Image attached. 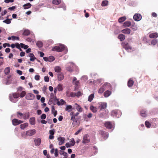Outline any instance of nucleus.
<instances>
[{"label": "nucleus", "instance_id": "nucleus-1", "mask_svg": "<svg viewBox=\"0 0 158 158\" xmlns=\"http://www.w3.org/2000/svg\"><path fill=\"white\" fill-rule=\"evenodd\" d=\"M112 89L111 85L108 83H105L101 84V87L99 89V93L103 92L106 89L111 90Z\"/></svg>", "mask_w": 158, "mask_h": 158}, {"label": "nucleus", "instance_id": "nucleus-2", "mask_svg": "<svg viewBox=\"0 0 158 158\" xmlns=\"http://www.w3.org/2000/svg\"><path fill=\"white\" fill-rule=\"evenodd\" d=\"M19 97V93H13L10 94L9 95V98L10 100L12 102H15L16 101H15L14 98H17Z\"/></svg>", "mask_w": 158, "mask_h": 158}, {"label": "nucleus", "instance_id": "nucleus-3", "mask_svg": "<svg viewBox=\"0 0 158 158\" xmlns=\"http://www.w3.org/2000/svg\"><path fill=\"white\" fill-rule=\"evenodd\" d=\"M65 48L64 45H60L59 46H55L52 48V50L53 51H56L58 52L63 51Z\"/></svg>", "mask_w": 158, "mask_h": 158}, {"label": "nucleus", "instance_id": "nucleus-4", "mask_svg": "<svg viewBox=\"0 0 158 158\" xmlns=\"http://www.w3.org/2000/svg\"><path fill=\"white\" fill-rule=\"evenodd\" d=\"M105 127L109 129H112V131L114 130L115 127V124L114 123L107 121L104 123Z\"/></svg>", "mask_w": 158, "mask_h": 158}, {"label": "nucleus", "instance_id": "nucleus-5", "mask_svg": "<svg viewBox=\"0 0 158 158\" xmlns=\"http://www.w3.org/2000/svg\"><path fill=\"white\" fill-rule=\"evenodd\" d=\"M121 115V112L119 110H114L111 113V115L114 117L119 118Z\"/></svg>", "mask_w": 158, "mask_h": 158}, {"label": "nucleus", "instance_id": "nucleus-6", "mask_svg": "<svg viewBox=\"0 0 158 158\" xmlns=\"http://www.w3.org/2000/svg\"><path fill=\"white\" fill-rule=\"evenodd\" d=\"M99 134L101 136V139L102 140H106L108 137V133L104 131H99Z\"/></svg>", "mask_w": 158, "mask_h": 158}, {"label": "nucleus", "instance_id": "nucleus-7", "mask_svg": "<svg viewBox=\"0 0 158 158\" xmlns=\"http://www.w3.org/2000/svg\"><path fill=\"white\" fill-rule=\"evenodd\" d=\"M122 46L128 52H130L131 50V47L128 43L124 42L122 44Z\"/></svg>", "mask_w": 158, "mask_h": 158}, {"label": "nucleus", "instance_id": "nucleus-8", "mask_svg": "<svg viewBox=\"0 0 158 158\" xmlns=\"http://www.w3.org/2000/svg\"><path fill=\"white\" fill-rule=\"evenodd\" d=\"M90 141L89 136L87 134L85 135L83 137V139L82 143H89Z\"/></svg>", "mask_w": 158, "mask_h": 158}, {"label": "nucleus", "instance_id": "nucleus-9", "mask_svg": "<svg viewBox=\"0 0 158 158\" xmlns=\"http://www.w3.org/2000/svg\"><path fill=\"white\" fill-rule=\"evenodd\" d=\"M36 133V131L35 129H33L26 131V135L28 136H31L34 135Z\"/></svg>", "mask_w": 158, "mask_h": 158}, {"label": "nucleus", "instance_id": "nucleus-10", "mask_svg": "<svg viewBox=\"0 0 158 158\" xmlns=\"http://www.w3.org/2000/svg\"><path fill=\"white\" fill-rule=\"evenodd\" d=\"M35 96L32 93H28L26 96L25 98L27 100H32L35 98Z\"/></svg>", "mask_w": 158, "mask_h": 158}, {"label": "nucleus", "instance_id": "nucleus-11", "mask_svg": "<svg viewBox=\"0 0 158 158\" xmlns=\"http://www.w3.org/2000/svg\"><path fill=\"white\" fill-rule=\"evenodd\" d=\"M23 121L20 120H19L16 118H14L12 120V124L14 126H17L23 123Z\"/></svg>", "mask_w": 158, "mask_h": 158}, {"label": "nucleus", "instance_id": "nucleus-12", "mask_svg": "<svg viewBox=\"0 0 158 158\" xmlns=\"http://www.w3.org/2000/svg\"><path fill=\"white\" fill-rule=\"evenodd\" d=\"M133 19L135 21H138L141 19L142 16L140 14H136L134 15Z\"/></svg>", "mask_w": 158, "mask_h": 158}, {"label": "nucleus", "instance_id": "nucleus-13", "mask_svg": "<svg viewBox=\"0 0 158 158\" xmlns=\"http://www.w3.org/2000/svg\"><path fill=\"white\" fill-rule=\"evenodd\" d=\"M57 139L59 141V145H61L64 143L65 138L64 137H60L57 138Z\"/></svg>", "mask_w": 158, "mask_h": 158}, {"label": "nucleus", "instance_id": "nucleus-14", "mask_svg": "<svg viewBox=\"0 0 158 158\" xmlns=\"http://www.w3.org/2000/svg\"><path fill=\"white\" fill-rule=\"evenodd\" d=\"M105 113L102 114H100V116L104 118H107L109 116V114H108V111L107 110H105Z\"/></svg>", "mask_w": 158, "mask_h": 158}, {"label": "nucleus", "instance_id": "nucleus-15", "mask_svg": "<svg viewBox=\"0 0 158 158\" xmlns=\"http://www.w3.org/2000/svg\"><path fill=\"white\" fill-rule=\"evenodd\" d=\"M131 30L129 28H125L121 31V32L123 33L129 35L131 33Z\"/></svg>", "mask_w": 158, "mask_h": 158}, {"label": "nucleus", "instance_id": "nucleus-16", "mask_svg": "<svg viewBox=\"0 0 158 158\" xmlns=\"http://www.w3.org/2000/svg\"><path fill=\"white\" fill-rule=\"evenodd\" d=\"M74 104L78 112H81L82 111V108L80 105H79L77 103H75Z\"/></svg>", "mask_w": 158, "mask_h": 158}, {"label": "nucleus", "instance_id": "nucleus-17", "mask_svg": "<svg viewBox=\"0 0 158 158\" xmlns=\"http://www.w3.org/2000/svg\"><path fill=\"white\" fill-rule=\"evenodd\" d=\"M35 145L36 146H39L41 143V139L40 138L35 139L34 140Z\"/></svg>", "mask_w": 158, "mask_h": 158}, {"label": "nucleus", "instance_id": "nucleus-18", "mask_svg": "<svg viewBox=\"0 0 158 158\" xmlns=\"http://www.w3.org/2000/svg\"><path fill=\"white\" fill-rule=\"evenodd\" d=\"M149 37L151 38H156L158 37V33L157 32H155L150 34Z\"/></svg>", "mask_w": 158, "mask_h": 158}, {"label": "nucleus", "instance_id": "nucleus-19", "mask_svg": "<svg viewBox=\"0 0 158 158\" xmlns=\"http://www.w3.org/2000/svg\"><path fill=\"white\" fill-rule=\"evenodd\" d=\"M111 94V92L110 91L107 90L104 92L103 94L105 98L109 97Z\"/></svg>", "mask_w": 158, "mask_h": 158}, {"label": "nucleus", "instance_id": "nucleus-20", "mask_svg": "<svg viewBox=\"0 0 158 158\" xmlns=\"http://www.w3.org/2000/svg\"><path fill=\"white\" fill-rule=\"evenodd\" d=\"M30 31L27 29L23 30V35H28L30 34Z\"/></svg>", "mask_w": 158, "mask_h": 158}, {"label": "nucleus", "instance_id": "nucleus-21", "mask_svg": "<svg viewBox=\"0 0 158 158\" xmlns=\"http://www.w3.org/2000/svg\"><path fill=\"white\" fill-rule=\"evenodd\" d=\"M131 23L130 21H126L123 23V26L124 27H128L131 26Z\"/></svg>", "mask_w": 158, "mask_h": 158}, {"label": "nucleus", "instance_id": "nucleus-22", "mask_svg": "<svg viewBox=\"0 0 158 158\" xmlns=\"http://www.w3.org/2000/svg\"><path fill=\"white\" fill-rule=\"evenodd\" d=\"M29 56L30 57V60L31 61H33L36 59V58L35 57L34 54L32 53H30L29 54Z\"/></svg>", "mask_w": 158, "mask_h": 158}, {"label": "nucleus", "instance_id": "nucleus-23", "mask_svg": "<svg viewBox=\"0 0 158 158\" xmlns=\"http://www.w3.org/2000/svg\"><path fill=\"white\" fill-rule=\"evenodd\" d=\"M101 110L102 109H105L107 107V104L106 102H101L100 104Z\"/></svg>", "mask_w": 158, "mask_h": 158}, {"label": "nucleus", "instance_id": "nucleus-24", "mask_svg": "<svg viewBox=\"0 0 158 158\" xmlns=\"http://www.w3.org/2000/svg\"><path fill=\"white\" fill-rule=\"evenodd\" d=\"M31 6V4L29 2L24 4L23 6L24 7V9H27L30 8Z\"/></svg>", "mask_w": 158, "mask_h": 158}, {"label": "nucleus", "instance_id": "nucleus-25", "mask_svg": "<svg viewBox=\"0 0 158 158\" xmlns=\"http://www.w3.org/2000/svg\"><path fill=\"white\" fill-rule=\"evenodd\" d=\"M29 122L32 125H34L35 124V119L34 117H32L30 118Z\"/></svg>", "mask_w": 158, "mask_h": 158}, {"label": "nucleus", "instance_id": "nucleus-26", "mask_svg": "<svg viewBox=\"0 0 158 158\" xmlns=\"http://www.w3.org/2000/svg\"><path fill=\"white\" fill-rule=\"evenodd\" d=\"M141 116L143 117H145L147 116V111L145 110H143L141 111Z\"/></svg>", "mask_w": 158, "mask_h": 158}, {"label": "nucleus", "instance_id": "nucleus-27", "mask_svg": "<svg viewBox=\"0 0 158 158\" xmlns=\"http://www.w3.org/2000/svg\"><path fill=\"white\" fill-rule=\"evenodd\" d=\"M134 81L131 78L130 79L128 82V86L129 87H131L134 84Z\"/></svg>", "mask_w": 158, "mask_h": 158}, {"label": "nucleus", "instance_id": "nucleus-28", "mask_svg": "<svg viewBox=\"0 0 158 158\" xmlns=\"http://www.w3.org/2000/svg\"><path fill=\"white\" fill-rule=\"evenodd\" d=\"M58 79L59 81H61L63 80L64 78V76L63 74L59 73L57 75Z\"/></svg>", "mask_w": 158, "mask_h": 158}, {"label": "nucleus", "instance_id": "nucleus-29", "mask_svg": "<svg viewBox=\"0 0 158 158\" xmlns=\"http://www.w3.org/2000/svg\"><path fill=\"white\" fill-rule=\"evenodd\" d=\"M58 91H62L63 88V85L61 84H59L56 87Z\"/></svg>", "mask_w": 158, "mask_h": 158}, {"label": "nucleus", "instance_id": "nucleus-30", "mask_svg": "<svg viewBox=\"0 0 158 158\" xmlns=\"http://www.w3.org/2000/svg\"><path fill=\"white\" fill-rule=\"evenodd\" d=\"M10 71V68L9 67H6L4 70V72L6 75L9 74Z\"/></svg>", "mask_w": 158, "mask_h": 158}, {"label": "nucleus", "instance_id": "nucleus-31", "mask_svg": "<svg viewBox=\"0 0 158 158\" xmlns=\"http://www.w3.org/2000/svg\"><path fill=\"white\" fill-rule=\"evenodd\" d=\"M102 6H106L108 5V1L107 0H104L102 1Z\"/></svg>", "mask_w": 158, "mask_h": 158}, {"label": "nucleus", "instance_id": "nucleus-32", "mask_svg": "<svg viewBox=\"0 0 158 158\" xmlns=\"http://www.w3.org/2000/svg\"><path fill=\"white\" fill-rule=\"evenodd\" d=\"M57 101V105L58 106L63 105L64 104V103L65 102L62 99H60V101H58V100Z\"/></svg>", "mask_w": 158, "mask_h": 158}, {"label": "nucleus", "instance_id": "nucleus-33", "mask_svg": "<svg viewBox=\"0 0 158 158\" xmlns=\"http://www.w3.org/2000/svg\"><path fill=\"white\" fill-rule=\"evenodd\" d=\"M125 36L123 34H120L118 36V38L121 41L125 39Z\"/></svg>", "mask_w": 158, "mask_h": 158}, {"label": "nucleus", "instance_id": "nucleus-34", "mask_svg": "<svg viewBox=\"0 0 158 158\" xmlns=\"http://www.w3.org/2000/svg\"><path fill=\"white\" fill-rule=\"evenodd\" d=\"M126 19V18L125 16H123L120 18L118 20V21L119 23H122L125 21Z\"/></svg>", "mask_w": 158, "mask_h": 158}, {"label": "nucleus", "instance_id": "nucleus-35", "mask_svg": "<svg viewBox=\"0 0 158 158\" xmlns=\"http://www.w3.org/2000/svg\"><path fill=\"white\" fill-rule=\"evenodd\" d=\"M28 124L27 123H24L20 125V128L21 129H24L25 128L28 126Z\"/></svg>", "mask_w": 158, "mask_h": 158}, {"label": "nucleus", "instance_id": "nucleus-36", "mask_svg": "<svg viewBox=\"0 0 158 158\" xmlns=\"http://www.w3.org/2000/svg\"><path fill=\"white\" fill-rule=\"evenodd\" d=\"M52 3L56 5H58L61 2V0H53Z\"/></svg>", "mask_w": 158, "mask_h": 158}, {"label": "nucleus", "instance_id": "nucleus-37", "mask_svg": "<svg viewBox=\"0 0 158 158\" xmlns=\"http://www.w3.org/2000/svg\"><path fill=\"white\" fill-rule=\"evenodd\" d=\"M158 42V40L157 39H153L151 41V44H149V45H152L153 46L155 45Z\"/></svg>", "mask_w": 158, "mask_h": 158}, {"label": "nucleus", "instance_id": "nucleus-38", "mask_svg": "<svg viewBox=\"0 0 158 158\" xmlns=\"http://www.w3.org/2000/svg\"><path fill=\"white\" fill-rule=\"evenodd\" d=\"M75 89L74 90H76L78 89V86L79 85V82L78 81H76L75 82Z\"/></svg>", "mask_w": 158, "mask_h": 158}, {"label": "nucleus", "instance_id": "nucleus-39", "mask_svg": "<svg viewBox=\"0 0 158 158\" xmlns=\"http://www.w3.org/2000/svg\"><path fill=\"white\" fill-rule=\"evenodd\" d=\"M36 45L39 48H42L43 46V44L41 41H38L36 44Z\"/></svg>", "mask_w": 158, "mask_h": 158}, {"label": "nucleus", "instance_id": "nucleus-40", "mask_svg": "<svg viewBox=\"0 0 158 158\" xmlns=\"http://www.w3.org/2000/svg\"><path fill=\"white\" fill-rule=\"evenodd\" d=\"M94 97V94H91L89 96L88 98V101L90 102H91L93 100Z\"/></svg>", "mask_w": 158, "mask_h": 158}, {"label": "nucleus", "instance_id": "nucleus-41", "mask_svg": "<svg viewBox=\"0 0 158 158\" xmlns=\"http://www.w3.org/2000/svg\"><path fill=\"white\" fill-rule=\"evenodd\" d=\"M90 109L92 112L94 113L96 112L97 111V108L94 107L93 105H91L90 106Z\"/></svg>", "mask_w": 158, "mask_h": 158}, {"label": "nucleus", "instance_id": "nucleus-42", "mask_svg": "<svg viewBox=\"0 0 158 158\" xmlns=\"http://www.w3.org/2000/svg\"><path fill=\"white\" fill-rule=\"evenodd\" d=\"M55 70L56 72L60 73L61 71V69L59 66H56L55 68Z\"/></svg>", "mask_w": 158, "mask_h": 158}, {"label": "nucleus", "instance_id": "nucleus-43", "mask_svg": "<svg viewBox=\"0 0 158 158\" xmlns=\"http://www.w3.org/2000/svg\"><path fill=\"white\" fill-rule=\"evenodd\" d=\"M23 118L25 119H28L29 117V113H25L23 114Z\"/></svg>", "mask_w": 158, "mask_h": 158}, {"label": "nucleus", "instance_id": "nucleus-44", "mask_svg": "<svg viewBox=\"0 0 158 158\" xmlns=\"http://www.w3.org/2000/svg\"><path fill=\"white\" fill-rule=\"evenodd\" d=\"M72 106L71 105H67L65 109L66 111H68L69 112L72 109Z\"/></svg>", "mask_w": 158, "mask_h": 158}, {"label": "nucleus", "instance_id": "nucleus-45", "mask_svg": "<svg viewBox=\"0 0 158 158\" xmlns=\"http://www.w3.org/2000/svg\"><path fill=\"white\" fill-rule=\"evenodd\" d=\"M66 94L68 97H74L76 96L75 93L73 92H71L69 94Z\"/></svg>", "mask_w": 158, "mask_h": 158}, {"label": "nucleus", "instance_id": "nucleus-46", "mask_svg": "<svg viewBox=\"0 0 158 158\" xmlns=\"http://www.w3.org/2000/svg\"><path fill=\"white\" fill-rule=\"evenodd\" d=\"M50 98L51 101L55 99L58 100L56 98V96H54L53 93L51 94Z\"/></svg>", "mask_w": 158, "mask_h": 158}, {"label": "nucleus", "instance_id": "nucleus-47", "mask_svg": "<svg viewBox=\"0 0 158 158\" xmlns=\"http://www.w3.org/2000/svg\"><path fill=\"white\" fill-rule=\"evenodd\" d=\"M75 141L73 138H72L71 139V141H70V144H71L72 146H74L75 145Z\"/></svg>", "mask_w": 158, "mask_h": 158}, {"label": "nucleus", "instance_id": "nucleus-48", "mask_svg": "<svg viewBox=\"0 0 158 158\" xmlns=\"http://www.w3.org/2000/svg\"><path fill=\"white\" fill-rule=\"evenodd\" d=\"M145 125L146 127H147L148 128H149L151 126V124L149 123V122L147 121H146L145 122Z\"/></svg>", "mask_w": 158, "mask_h": 158}, {"label": "nucleus", "instance_id": "nucleus-49", "mask_svg": "<svg viewBox=\"0 0 158 158\" xmlns=\"http://www.w3.org/2000/svg\"><path fill=\"white\" fill-rule=\"evenodd\" d=\"M48 58V61H53L55 60L54 57L52 56H50Z\"/></svg>", "mask_w": 158, "mask_h": 158}, {"label": "nucleus", "instance_id": "nucleus-50", "mask_svg": "<svg viewBox=\"0 0 158 158\" xmlns=\"http://www.w3.org/2000/svg\"><path fill=\"white\" fill-rule=\"evenodd\" d=\"M10 20V19H6L3 21V22L7 24H10L11 22Z\"/></svg>", "mask_w": 158, "mask_h": 158}, {"label": "nucleus", "instance_id": "nucleus-51", "mask_svg": "<svg viewBox=\"0 0 158 158\" xmlns=\"http://www.w3.org/2000/svg\"><path fill=\"white\" fill-rule=\"evenodd\" d=\"M26 94V93L25 91H22L20 95H19V96H20L21 98H23L25 95Z\"/></svg>", "mask_w": 158, "mask_h": 158}, {"label": "nucleus", "instance_id": "nucleus-52", "mask_svg": "<svg viewBox=\"0 0 158 158\" xmlns=\"http://www.w3.org/2000/svg\"><path fill=\"white\" fill-rule=\"evenodd\" d=\"M131 28L134 31H135L137 30L138 28L136 26L133 25L131 27Z\"/></svg>", "mask_w": 158, "mask_h": 158}, {"label": "nucleus", "instance_id": "nucleus-53", "mask_svg": "<svg viewBox=\"0 0 158 158\" xmlns=\"http://www.w3.org/2000/svg\"><path fill=\"white\" fill-rule=\"evenodd\" d=\"M76 96L79 97L82 94V93H81L80 91H78L77 93H75Z\"/></svg>", "mask_w": 158, "mask_h": 158}, {"label": "nucleus", "instance_id": "nucleus-54", "mask_svg": "<svg viewBox=\"0 0 158 158\" xmlns=\"http://www.w3.org/2000/svg\"><path fill=\"white\" fill-rule=\"evenodd\" d=\"M11 38L13 40H19V39L18 37H17L15 36H11Z\"/></svg>", "mask_w": 158, "mask_h": 158}, {"label": "nucleus", "instance_id": "nucleus-55", "mask_svg": "<svg viewBox=\"0 0 158 158\" xmlns=\"http://www.w3.org/2000/svg\"><path fill=\"white\" fill-rule=\"evenodd\" d=\"M44 81L46 82H48L49 81V79L48 76H45L44 77Z\"/></svg>", "mask_w": 158, "mask_h": 158}, {"label": "nucleus", "instance_id": "nucleus-56", "mask_svg": "<svg viewBox=\"0 0 158 158\" xmlns=\"http://www.w3.org/2000/svg\"><path fill=\"white\" fill-rule=\"evenodd\" d=\"M49 132L50 135H53L55 134V130L54 129L51 130L49 131Z\"/></svg>", "mask_w": 158, "mask_h": 158}, {"label": "nucleus", "instance_id": "nucleus-57", "mask_svg": "<svg viewBox=\"0 0 158 158\" xmlns=\"http://www.w3.org/2000/svg\"><path fill=\"white\" fill-rule=\"evenodd\" d=\"M23 114L22 113L19 112H18L17 113V116L18 117L21 118V117H19V115L20 117H22L23 116Z\"/></svg>", "mask_w": 158, "mask_h": 158}, {"label": "nucleus", "instance_id": "nucleus-58", "mask_svg": "<svg viewBox=\"0 0 158 158\" xmlns=\"http://www.w3.org/2000/svg\"><path fill=\"white\" fill-rule=\"evenodd\" d=\"M14 0H4V2L6 3H8L10 2H13Z\"/></svg>", "mask_w": 158, "mask_h": 158}, {"label": "nucleus", "instance_id": "nucleus-59", "mask_svg": "<svg viewBox=\"0 0 158 158\" xmlns=\"http://www.w3.org/2000/svg\"><path fill=\"white\" fill-rule=\"evenodd\" d=\"M143 40L144 41L145 43H149V40L147 39L146 37H144L143 38Z\"/></svg>", "mask_w": 158, "mask_h": 158}, {"label": "nucleus", "instance_id": "nucleus-60", "mask_svg": "<svg viewBox=\"0 0 158 158\" xmlns=\"http://www.w3.org/2000/svg\"><path fill=\"white\" fill-rule=\"evenodd\" d=\"M66 69L69 72H72L73 71L72 68L70 66L66 68Z\"/></svg>", "mask_w": 158, "mask_h": 158}, {"label": "nucleus", "instance_id": "nucleus-61", "mask_svg": "<svg viewBox=\"0 0 158 158\" xmlns=\"http://www.w3.org/2000/svg\"><path fill=\"white\" fill-rule=\"evenodd\" d=\"M46 115L45 114H43L41 116V118L42 119H44L46 118Z\"/></svg>", "mask_w": 158, "mask_h": 158}, {"label": "nucleus", "instance_id": "nucleus-62", "mask_svg": "<svg viewBox=\"0 0 158 158\" xmlns=\"http://www.w3.org/2000/svg\"><path fill=\"white\" fill-rule=\"evenodd\" d=\"M40 78V76L39 75H36L35 77V80H39Z\"/></svg>", "mask_w": 158, "mask_h": 158}, {"label": "nucleus", "instance_id": "nucleus-63", "mask_svg": "<svg viewBox=\"0 0 158 158\" xmlns=\"http://www.w3.org/2000/svg\"><path fill=\"white\" fill-rule=\"evenodd\" d=\"M23 88L22 87H19L17 88V91L18 93H19L20 92H21L23 90Z\"/></svg>", "mask_w": 158, "mask_h": 158}, {"label": "nucleus", "instance_id": "nucleus-64", "mask_svg": "<svg viewBox=\"0 0 158 158\" xmlns=\"http://www.w3.org/2000/svg\"><path fill=\"white\" fill-rule=\"evenodd\" d=\"M15 46L17 48L20 49V44L19 43H17L15 44Z\"/></svg>", "mask_w": 158, "mask_h": 158}]
</instances>
